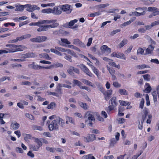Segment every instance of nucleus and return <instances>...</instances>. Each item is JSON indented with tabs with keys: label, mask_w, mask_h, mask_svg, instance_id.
<instances>
[{
	"label": "nucleus",
	"mask_w": 159,
	"mask_h": 159,
	"mask_svg": "<svg viewBox=\"0 0 159 159\" xmlns=\"http://www.w3.org/2000/svg\"><path fill=\"white\" fill-rule=\"evenodd\" d=\"M6 46L9 48H6L7 50L8 53L22 51L26 48L25 46L23 45L12 44H7Z\"/></svg>",
	"instance_id": "obj_1"
},
{
	"label": "nucleus",
	"mask_w": 159,
	"mask_h": 159,
	"mask_svg": "<svg viewBox=\"0 0 159 159\" xmlns=\"http://www.w3.org/2000/svg\"><path fill=\"white\" fill-rule=\"evenodd\" d=\"M84 118L86 119L85 122L90 127L93 126L95 118L93 116V112L90 111H87L85 115Z\"/></svg>",
	"instance_id": "obj_2"
},
{
	"label": "nucleus",
	"mask_w": 159,
	"mask_h": 159,
	"mask_svg": "<svg viewBox=\"0 0 159 159\" xmlns=\"http://www.w3.org/2000/svg\"><path fill=\"white\" fill-rule=\"evenodd\" d=\"M47 124L49 131H57L59 130V128L54 120L52 121H48Z\"/></svg>",
	"instance_id": "obj_3"
},
{
	"label": "nucleus",
	"mask_w": 159,
	"mask_h": 159,
	"mask_svg": "<svg viewBox=\"0 0 159 159\" xmlns=\"http://www.w3.org/2000/svg\"><path fill=\"white\" fill-rule=\"evenodd\" d=\"M57 25V24H54V25H40V26H39L40 27L37 29V31L39 32L46 31L48 30L49 28H56Z\"/></svg>",
	"instance_id": "obj_4"
},
{
	"label": "nucleus",
	"mask_w": 159,
	"mask_h": 159,
	"mask_svg": "<svg viewBox=\"0 0 159 159\" xmlns=\"http://www.w3.org/2000/svg\"><path fill=\"white\" fill-rule=\"evenodd\" d=\"M112 57H116L118 58H120L124 60H126L125 56L123 53L120 52H113L111 54Z\"/></svg>",
	"instance_id": "obj_5"
},
{
	"label": "nucleus",
	"mask_w": 159,
	"mask_h": 159,
	"mask_svg": "<svg viewBox=\"0 0 159 159\" xmlns=\"http://www.w3.org/2000/svg\"><path fill=\"white\" fill-rule=\"evenodd\" d=\"M99 90L101 91L104 94V97L106 100H108L109 99V90L104 91V89L102 86L99 84L98 86Z\"/></svg>",
	"instance_id": "obj_6"
},
{
	"label": "nucleus",
	"mask_w": 159,
	"mask_h": 159,
	"mask_svg": "<svg viewBox=\"0 0 159 159\" xmlns=\"http://www.w3.org/2000/svg\"><path fill=\"white\" fill-rule=\"evenodd\" d=\"M80 67L81 69L86 75L90 77H92L93 74L90 72L89 69L86 66L83 64H82L80 65Z\"/></svg>",
	"instance_id": "obj_7"
},
{
	"label": "nucleus",
	"mask_w": 159,
	"mask_h": 159,
	"mask_svg": "<svg viewBox=\"0 0 159 159\" xmlns=\"http://www.w3.org/2000/svg\"><path fill=\"white\" fill-rule=\"evenodd\" d=\"M57 125V126L59 128V125L61 127H63L65 125V122L64 120L61 118L59 117H57L54 119Z\"/></svg>",
	"instance_id": "obj_8"
},
{
	"label": "nucleus",
	"mask_w": 159,
	"mask_h": 159,
	"mask_svg": "<svg viewBox=\"0 0 159 159\" xmlns=\"http://www.w3.org/2000/svg\"><path fill=\"white\" fill-rule=\"evenodd\" d=\"M111 103L110 104V111L115 109L117 104V103L116 100V98L115 97H113L111 98Z\"/></svg>",
	"instance_id": "obj_9"
},
{
	"label": "nucleus",
	"mask_w": 159,
	"mask_h": 159,
	"mask_svg": "<svg viewBox=\"0 0 159 159\" xmlns=\"http://www.w3.org/2000/svg\"><path fill=\"white\" fill-rule=\"evenodd\" d=\"M62 11L65 12L67 14L70 13L72 9L70 8V6L68 4H65L62 6L61 7Z\"/></svg>",
	"instance_id": "obj_10"
},
{
	"label": "nucleus",
	"mask_w": 159,
	"mask_h": 159,
	"mask_svg": "<svg viewBox=\"0 0 159 159\" xmlns=\"http://www.w3.org/2000/svg\"><path fill=\"white\" fill-rule=\"evenodd\" d=\"M57 20L56 19H50L47 20H41V24H52V25H54V24H57V27L59 25V23L56 22Z\"/></svg>",
	"instance_id": "obj_11"
},
{
	"label": "nucleus",
	"mask_w": 159,
	"mask_h": 159,
	"mask_svg": "<svg viewBox=\"0 0 159 159\" xmlns=\"http://www.w3.org/2000/svg\"><path fill=\"white\" fill-rule=\"evenodd\" d=\"M96 136L94 134H89L86 137H84V141L86 142H90L96 140Z\"/></svg>",
	"instance_id": "obj_12"
},
{
	"label": "nucleus",
	"mask_w": 159,
	"mask_h": 159,
	"mask_svg": "<svg viewBox=\"0 0 159 159\" xmlns=\"http://www.w3.org/2000/svg\"><path fill=\"white\" fill-rule=\"evenodd\" d=\"M52 13L54 15H60L62 13L61 7H54L52 9Z\"/></svg>",
	"instance_id": "obj_13"
},
{
	"label": "nucleus",
	"mask_w": 159,
	"mask_h": 159,
	"mask_svg": "<svg viewBox=\"0 0 159 159\" xmlns=\"http://www.w3.org/2000/svg\"><path fill=\"white\" fill-rule=\"evenodd\" d=\"M26 8H27L26 10L30 12H32L35 10H39L40 9L39 7L36 5H30L28 4L27 7Z\"/></svg>",
	"instance_id": "obj_14"
},
{
	"label": "nucleus",
	"mask_w": 159,
	"mask_h": 159,
	"mask_svg": "<svg viewBox=\"0 0 159 159\" xmlns=\"http://www.w3.org/2000/svg\"><path fill=\"white\" fill-rule=\"evenodd\" d=\"M148 109L145 107L143 110V114L142 115V119L141 123L143 124L144 121L145 120L146 117L148 116Z\"/></svg>",
	"instance_id": "obj_15"
},
{
	"label": "nucleus",
	"mask_w": 159,
	"mask_h": 159,
	"mask_svg": "<svg viewBox=\"0 0 159 159\" xmlns=\"http://www.w3.org/2000/svg\"><path fill=\"white\" fill-rule=\"evenodd\" d=\"M28 6V4L25 5H20L19 6L15 5L16 8L15 11H23L24 8H26Z\"/></svg>",
	"instance_id": "obj_16"
},
{
	"label": "nucleus",
	"mask_w": 159,
	"mask_h": 159,
	"mask_svg": "<svg viewBox=\"0 0 159 159\" xmlns=\"http://www.w3.org/2000/svg\"><path fill=\"white\" fill-rule=\"evenodd\" d=\"M154 47L152 45H150L146 49V52L144 54L145 55L152 53Z\"/></svg>",
	"instance_id": "obj_17"
},
{
	"label": "nucleus",
	"mask_w": 159,
	"mask_h": 159,
	"mask_svg": "<svg viewBox=\"0 0 159 159\" xmlns=\"http://www.w3.org/2000/svg\"><path fill=\"white\" fill-rule=\"evenodd\" d=\"M78 103L79 106L84 110H87L88 109L89 107L86 103L79 101Z\"/></svg>",
	"instance_id": "obj_18"
},
{
	"label": "nucleus",
	"mask_w": 159,
	"mask_h": 159,
	"mask_svg": "<svg viewBox=\"0 0 159 159\" xmlns=\"http://www.w3.org/2000/svg\"><path fill=\"white\" fill-rule=\"evenodd\" d=\"M144 87L145 88L144 90V92H145L147 93H148L150 92L152 90V88L149 84L148 83H146Z\"/></svg>",
	"instance_id": "obj_19"
},
{
	"label": "nucleus",
	"mask_w": 159,
	"mask_h": 159,
	"mask_svg": "<svg viewBox=\"0 0 159 159\" xmlns=\"http://www.w3.org/2000/svg\"><path fill=\"white\" fill-rule=\"evenodd\" d=\"M128 40L126 39H124L123 40L121 41L120 43L118 45V47L119 48H121L123 47L126 44L128 43Z\"/></svg>",
	"instance_id": "obj_20"
},
{
	"label": "nucleus",
	"mask_w": 159,
	"mask_h": 159,
	"mask_svg": "<svg viewBox=\"0 0 159 159\" xmlns=\"http://www.w3.org/2000/svg\"><path fill=\"white\" fill-rule=\"evenodd\" d=\"M39 57L41 58L46 59L48 60H51L52 58L47 53H42L39 54Z\"/></svg>",
	"instance_id": "obj_21"
},
{
	"label": "nucleus",
	"mask_w": 159,
	"mask_h": 159,
	"mask_svg": "<svg viewBox=\"0 0 159 159\" xmlns=\"http://www.w3.org/2000/svg\"><path fill=\"white\" fill-rule=\"evenodd\" d=\"M56 104L54 102H51L50 104L48 105L47 108L48 109L52 110L56 108Z\"/></svg>",
	"instance_id": "obj_22"
},
{
	"label": "nucleus",
	"mask_w": 159,
	"mask_h": 159,
	"mask_svg": "<svg viewBox=\"0 0 159 159\" xmlns=\"http://www.w3.org/2000/svg\"><path fill=\"white\" fill-rule=\"evenodd\" d=\"M11 126L13 129L15 130L17 129L20 127V125L16 122L11 124Z\"/></svg>",
	"instance_id": "obj_23"
},
{
	"label": "nucleus",
	"mask_w": 159,
	"mask_h": 159,
	"mask_svg": "<svg viewBox=\"0 0 159 159\" xmlns=\"http://www.w3.org/2000/svg\"><path fill=\"white\" fill-rule=\"evenodd\" d=\"M136 68L138 69H143L145 68H150V67L146 64H142L136 66Z\"/></svg>",
	"instance_id": "obj_24"
},
{
	"label": "nucleus",
	"mask_w": 159,
	"mask_h": 159,
	"mask_svg": "<svg viewBox=\"0 0 159 159\" xmlns=\"http://www.w3.org/2000/svg\"><path fill=\"white\" fill-rule=\"evenodd\" d=\"M66 123L67 124H68L69 123L74 124V121H73L72 117L68 116H66Z\"/></svg>",
	"instance_id": "obj_25"
},
{
	"label": "nucleus",
	"mask_w": 159,
	"mask_h": 159,
	"mask_svg": "<svg viewBox=\"0 0 159 159\" xmlns=\"http://www.w3.org/2000/svg\"><path fill=\"white\" fill-rule=\"evenodd\" d=\"M110 66L118 69L120 68V66L119 64L116 65V63L113 62V60L110 59Z\"/></svg>",
	"instance_id": "obj_26"
},
{
	"label": "nucleus",
	"mask_w": 159,
	"mask_h": 159,
	"mask_svg": "<svg viewBox=\"0 0 159 159\" xmlns=\"http://www.w3.org/2000/svg\"><path fill=\"white\" fill-rule=\"evenodd\" d=\"M55 49L57 50L58 51L63 52H67L68 49H65V48L58 46L55 47Z\"/></svg>",
	"instance_id": "obj_27"
},
{
	"label": "nucleus",
	"mask_w": 159,
	"mask_h": 159,
	"mask_svg": "<svg viewBox=\"0 0 159 159\" xmlns=\"http://www.w3.org/2000/svg\"><path fill=\"white\" fill-rule=\"evenodd\" d=\"M101 49L102 53H104L109 50V48L106 45H103L101 47Z\"/></svg>",
	"instance_id": "obj_28"
},
{
	"label": "nucleus",
	"mask_w": 159,
	"mask_h": 159,
	"mask_svg": "<svg viewBox=\"0 0 159 159\" xmlns=\"http://www.w3.org/2000/svg\"><path fill=\"white\" fill-rule=\"evenodd\" d=\"M27 56L28 57V58H35L37 57V55L34 53L33 52H29L27 53Z\"/></svg>",
	"instance_id": "obj_29"
},
{
	"label": "nucleus",
	"mask_w": 159,
	"mask_h": 159,
	"mask_svg": "<svg viewBox=\"0 0 159 159\" xmlns=\"http://www.w3.org/2000/svg\"><path fill=\"white\" fill-rule=\"evenodd\" d=\"M135 19L136 18L134 17L132 18L129 21L126 22L123 24L122 25L124 26H125L129 25L132 22L135 20Z\"/></svg>",
	"instance_id": "obj_30"
},
{
	"label": "nucleus",
	"mask_w": 159,
	"mask_h": 159,
	"mask_svg": "<svg viewBox=\"0 0 159 159\" xmlns=\"http://www.w3.org/2000/svg\"><path fill=\"white\" fill-rule=\"evenodd\" d=\"M61 87L60 85V84H58L56 87V91L58 93L60 94H62V92L61 91Z\"/></svg>",
	"instance_id": "obj_31"
},
{
	"label": "nucleus",
	"mask_w": 159,
	"mask_h": 159,
	"mask_svg": "<svg viewBox=\"0 0 159 159\" xmlns=\"http://www.w3.org/2000/svg\"><path fill=\"white\" fill-rule=\"evenodd\" d=\"M50 50L52 52H53L58 55L60 56H62V54L61 53L55 49L51 48Z\"/></svg>",
	"instance_id": "obj_32"
},
{
	"label": "nucleus",
	"mask_w": 159,
	"mask_h": 159,
	"mask_svg": "<svg viewBox=\"0 0 159 159\" xmlns=\"http://www.w3.org/2000/svg\"><path fill=\"white\" fill-rule=\"evenodd\" d=\"M41 12L43 13H52V9L49 8L43 9L41 11Z\"/></svg>",
	"instance_id": "obj_33"
},
{
	"label": "nucleus",
	"mask_w": 159,
	"mask_h": 159,
	"mask_svg": "<svg viewBox=\"0 0 159 159\" xmlns=\"http://www.w3.org/2000/svg\"><path fill=\"white\" fill-rule=\"evenodd\" d=\"M30 148L31 149H33L34 151H38L39 148L40 147L39 146L34 145L32 144H31L30 145Z\"/></svg>",
	"instance_id": "obj_34"
},
{
	"label": "nucleus",
	"mask_w": 159,
	"mask_h": 159,
	"mask_svg": "<svg viewBox=\"0 0 159 159\" xmlns=\"http://www.w3.org/2000/svg\"><path fill=\"white\" fill-rule=\"evenodd\" d=\"M90 66L91 67V69H92L93 71V72L96 74V75L98 77V70L96 69L93 65H90Z\"/></svg>",
	"instance_id": "obj_35"
},
{
	"label": "nucleus",
	"mask_w": 159,
	"mask_h": 159,
	"mask_svg": "<svg viewBox=\"0 0 159 159\" xmlns=\"http://www.w3.org/2000/svg\"><path fill=\"white\" fill-rule=\"evenodd\" d=\"M39 36L40 43L42 42L45 41L48 39V37L46 36Z\"/></svg>",
	"instance_id": "obj_36"
},
{
	"label": "nucleus",
	"mask_w": 159,
	"mask_h": 159,
	"mask_svg": "<svg viewBox=\"0 0 159 159\" xmlns=\"http://www.w3.org/2000/svg\"><path fill=\"white\" fill-rule=\"evenodd\" d=\"M30 41L33 43H40L39 36H38L35 38L30 39Z\"/></svg>",
	"instance_id": "obj_37"
},
{
	"label": "nucleus",
	"mask_w": 159,
	"mask_h": 159,
	"mask_svg": "<svg viewBox=\"0 0 159 159\" xmlns=\"http://www.w3.org/2000/svg\"><path fill=\"white\" fill-rule=\"evenodd\" d=\"M117 141L114 138L111 139L110 143V147H114Z\"/></svg>",
	"instance_id": "obj_38"
},
{
	"label": "nucleus",
	"mask_w": 159,
	"mask_h": 159,
	"mask_svg": "<svg viewBox=\"0 0 159 159\" xmlns=\"http://www.w3.org/2000/svg\"><path fill=\"white\" fill-rule=\"evenodd\" d=\"M108 6V4H101L96 6L97 9L99 10L101 8H104Z\"/></svg>",
	"instance_id": "obj_39"
},
{
	"label": "nucleus",
	"mask_w": 159,
	"mask_h": 159,
	"mask_svg": "<svg viewBox=\"0 0 159 159\" xmlns=\"http://www.w3.org/2000/svg\"><path fill=\"white\" fill-rule=\"evenodd\" d=\"M53 66V68L54 67L57 68L61 67V68L63 67V65L62 64L59 62H57L53 65H52Z\"/></svg>",
	"instance_id": "obj_40"
},
{
	"label": "nucleus",
	"mask_w": 159,
	"mask_h": 159,
	"mask_svg": "<svg viewBox=\"0 0 159 159\" xmlns=\"http://www.w3.org/2000/svg\"><path fill=\"white\" fill-rule=\"evenodd\" d=\"M73 83L78 86L80 88L82 84V83L80 81L76 80H74Z\"/></svg>",
	"instance_id": "obj_41"
},
{
	"label": "nucleus",
	"mask_w": 159,
	"mask_h": 159,
	"mask_svg": "<svg viewBox=\"0 0 159 159\" xmlns=\"http://www.w3.org/2000/svg\"><path fill=\"white\" fill-rule=\"evenodd\" d=\"M81 80L82 82L84 83L87 84L88 85L91 86L92 87L93 86L92 83L91 82L85 79H82Z\"/></svg>",
	"instance_id": "obj_42"
},
{
	"label": "nucleus",
	"mask_w": 159,
	"mask_h": 159,
	"mask_svg": "<svg viewBox=\"0 0 159 159\" xmlns=\"http://www.w3.org/2000/svg\"><path fill=\"white\" fill-rule=\"evenodd\" d=\"M40 25H41V20L37 22H32L29 24L30 26H40Z\"/></svg>",
	"instance_id": "obj_43"
},
{
	"label": "nucleus",
	"mask_w": 159,
	"mask_h": 159,
	"mask_svg": "<svg viewBox=\"0 0 159 159\" xmlns=\"http://www.w3.org/2000/svg\"><path fill=\"white\" fill-rule=\"evenodd\" d=\"M119 102L121 105L125 106H126V105H129L130 104L129 102L124 101L120 100Z\"/></svg>",
	"instance_id": "obj_44"
},
{
	"label": "nucleus",
	"mask_w": 159,
	"mask_h": 159,
	"mask_svg": "<svg viewBox=\"0 0 159 159\" xmlns=\"http://www.w3.org/2000/svg\"><path fill=\"white\" fill-rule=\"evenodd\" d=\"M32 128L34 130H39L41 131L43 130V129L41 126L38 125H33L32 126Z\"/></svg>",
	"instance_id": "obj_45"
},
{
	"label": "nucleus",
	"mask_w": 159,
	"mask_h": 159,
	"mask_svg": "<svg viewBox=\"0 0 159 159\" xmlns=\"http://www.w3.org/2000/svg\"><path fill=\"white\" fill-rule=\"evenodd\" d=\"M78 21V20L77 19H75L73 20L70 21L68 24V28H70V27L74 25V24L76 23Z\"/></svg>",
	"instance_id": "obj_46"
},
{
	"label": "nucleus",
	"mask_w": 159,
	"mask_h": 159,
	"mask_svg": "<svg viewBox=\"0 0 159 159\" xmlns=\"http://www.w3.org/2000/svg\"><path fill=\"white\" fill-rule=\"evenodd\" d=\"M34 139L35 142L37 144L38 146L40 147L42 146V142L39 139L36 138H34Z\"/></svg>",
	"instance_id": "obj_47"
},
{
	"label": "nucleus",
	"mask_w": 159,
	"mask_h": 159,
	"mask_svg": "<svg viewBox=\"0 0 159 159\" xmlns=\"http://www.w3.org/2000/svg\"><path fill=\"white\" fill-rule=\"evenodd\" d=\"M158 10V8L154 7H150L148 8V11H154L155 10Z\"/></svg>",
	"instance_id": "obj_48"
},
{
	"label": "nucleus",
	"mask_w": 159,
	"mask_h": 159,
	"mask_svg": "<svg viewBox=\"0 0 159 159\" xmlns=\"http://www.w3.org/2000/svg\"><path fill=\"white\" fill-rule=\"evenodd\" d=\"M46 148L47 151L52 152H54L56 150L54 148H50L49 147H47Z\"/></svg>",
	"instance_id": "obj_49"
},
{
	"label": "nucleus",
	"mask_w": 159,
	"mask_h": 159,
	"mask_svg": "<svg viewBox=\"0 0 159 159\" xmlns=\"http://www.w3.org/2000/svg\"><path fill=\"white\" fill-rule=\"evenodd\" d=\"M119 92L121 95L127 94V91L125 89H120L119 90Z\"/></svg>",
	"instance_id": "obj_50"
},
{
	"label": "nucleus",
	"mask_w": 159,
	"mask_h": 159,
	"mask_svg": "<svg viewBox=\"0 0 159 159\" xmlns=\"http://www.w3.org/2000/svg\"><path fill=\"white\" fill-rule=\"evenodd\" d=\"M67 52L68 53L71 55L72 56H73L75 57H77V56L76 55V54L75 52H74L73 51H72L69 49H68V50Z\"/></svg>",
	"instance_id": "obj_51"
},
{
	"label": "nucleus",
	"mask_w": 159,
	"mask_h": 159,
	"mask_svg": "<svg viewBox=\"0 0 159 159\" xmlns=\"http://www.w3.org/2000/svg\"><path fill=\"white\" fill-rule=\"evenodd\" d=\"M27 18V17L25 16H23L19 18L17 17L15 18L14 20H17L18 21H19V20H23L26 19Z\"/></svg>",
	"instance_id": "obj_52"
},
{
	"label": "nucleus",
	"mask_w": 159,
	"mask_h": 159,
	"mask_svg": "<svg viewBox=\"0 0 159 159\" xmlns=\"http://www.w3.org/2000/svg\"><path fill=\"white\" fill-rule=\"evenodd\" d=\"M152 94L153 97V99L154 102H156L157 101V95L156 94V91H154L152 93Z\"/></svg>",
	"instance_id": "obj_53"
},
{
	"label": "nucleus",
	"mask_w": 159,
	"mask_h": 159,
	"mask_svg": "<svg viewBox=\"0 0 159 159\" xmlns=\"http://www.w3.org/2000/svg\"><path fill=\"white\" fill-rule=\"evenodd\" d=\"M143 77L144 80L148 81L150 80V75L149 74H146L143 75Z\"/></svg>",
	"instance_id": "obj_54"
},
{
	"label": "nucleus",
	"mask_w": 159,
	"mask_h": 159,
	"mask_svg": "<svg viewBox=\"0 0 159 159\" xmlns=\"http://www.w3.org/2000/svg\"><path fill=\"white\" fill-rule=\"evenodd\" d=\"M61 41L62 42L65 43L67 44H70V42L66 39H61Z\"/></svg>",
	"instance_id": "obj_55"
},
{
	"label": "nucleus",
	"mask_w": 159,
	"mask_h": 159,
	"mask_svg": "<svg viewBox=\"0 0 159 159\" xmlns=\"http://www.w3.org/2000/svg\"><path fill=\"white\" fill-rule=\"evenodd\" d=\"M73 66H70V68L67 69V72L70 75H73L74 74L73 71Z\"/></svg>",
	"instance_id": "obj_56"
},
{
	"label": "nucleus",
	"mask_w": 159,
	"mask_h": 159,
	"mask_svg": "<svg viewBox=\"0 0 159 159\" xmlns=\"http://www.w3.org/2000/svg\"><path fill=\"white\" fill-rule=\"evenodd\" d=\"M101 14V13L100 12H96L90 14L89 16L91 17H94L96 16H99Z\"/></svg>",
	"instance_id": "obj_57"
},
{
	"label": "nucleus",
	"mask_w": 159,
	"mask_h": 159,
	"mask_svg": "<svg viewBox=\"0 0 159 159\" xmlns=\"http://www.w3.org/2000/svg\"><path fill=\"white\" fill-rule=\"evenodd\" d=\"M25 116L27 118H29L30 120H34V117L33 116L30 114L26 113Z\"/></svg>",
	"instance_id": "obj_58"
},
{
	"label": "nucleus",
	"mask_w": 159,
	"mask_h": 159,
	"mask_svg": "<svg viewBox=\"0 0 159 159\" xmlns=\"http://www.w3.org/2000/svg\"><path fill=\"white\" fill-rule=\"evenodd\" d=\"M68 47L69 48H72L75 50L77 51H78L80 52V50L77 47L72 45H68Z\"/></svg>",
	"instance_id": "obj_59"
},
{
	"label": "nucleus",
	"mask_w": 159,
	"mask_h": 159,
	"mask_svg": "<svg viewBox=\"0 0 159 159\" xmlns=\"http://www.w3.org/2000/svg\"><path fill=\"white\" fill-rule=\"evenodd\" d=\"M120 29H117L114 30L111 32V34L112 36H113L116 34L120 32Z\"/></svg>",
	"instance_id": "obj_60"
},
{
	"label": "nucleus",
	"mask_w": 159,
	"mask_h": 159,
	"mask_svg": "<svg viewBox=\"0 0 159 159\" xmlns=\"http://www.w3.org/2000/svg\"><path fill=\"white\" fill-rule=\"evenodd\" d=\"M144 100L143 98L141 99V101L139 104V108L143 109V107L144 104Z\"/></svg>",
	"instance_id": "obj_61"
},
{
	"label": "nucleus",
	"mask_w": 159,
	"mask_h": 159,
	"mask_svg": "<svg viewBox=\"0 0 159 159\" xmlns=\"http://www.w3.org/2000/svg\"><path fill=\"white\" fill-rule=\"evenodd\" d=\"M113 85L116 88H119L121 86V85L117 82H114L113 84Z\"/></svg>",
	"instance_id": "obj_62"
},
{
	"label": "nucleus",
	"mask_w": 159,
	"mask_h": 159,
	"mask_svg": "<svg viewBox=\"0 0 159 159\" xmlns=\"http://www.w3.org/2000/svg\"><path fill=\"white\" fill-rule=\"evenodd\" d=\"M144 50L142 48H139L137 50V54H143L144 53Z\"/></svg>",
	"instance_id": "obj_63"
},
{
	"label": "nucleus",
	"mask_w": 159,
	"mask_h": 159,
	"mask_svg": "<svg viewBox=\"0 0 159 159\" xmlns=\"http://www.w3.org/2000/svg\"><path fill=\"white\" fill-rule=\"evenodd\" d=\"M80 40L78 39H75L73 40V43L76 45H78L79 43H80Z\"/></svg>",
	"instance_id": "obj_64"
}]
</instances>
